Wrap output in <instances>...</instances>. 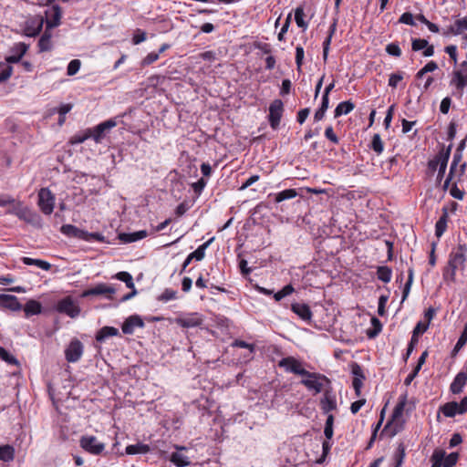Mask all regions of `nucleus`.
Segmentation results:
<instances>
[{
  "mask_svg": "<svg viewBox=\"0 0 467 467\" xmlns=\"http://www.w3.org/2000/svg\"><path fill=\"white\" fill-rule=\"evenodd\" d=\"M467 246L465 244H459L456 248L452 249L449 255L448 265L444 269L443 276L446 280L454 281L456 271L462 269L465 266Z\"/></svg>",
  "mask_w": 467,
  "mask_h": 467,
  "instance_id": "nucleus-1",
  "label": "nucleus"
},
{
  "mask_svg": "<svg viewBox=\"0 0 467 467\" xmlns=\"http://www.w3.org/2000/svg\"><path fill=\"white\" fill-rule=\"evenodd\" d=\"M300 381L313 394L320 393L324 388V383H329V379L322 374L306 371Z\"/></svg>",
  "mask_w": 467,
  "mask_h": 467,
  "instance_id": "nucleus-2",
  "label": "nucleus"
},
{
  "mask_svg": "<svg viewBox=\"0 0 467 467\" xmlns=\"http://www.w3.org/2000/svg\"><path fill=\"white\" fill-rule=\"evenodd\" d=\"M458 459L459 454L457 452L447 455L444 450L436 449L431 457V467H452L457 463Z\"/></svg>",
  "mask_w": 467,
  "mask_h": 467,
  "instance_id": "nucleus-3",
  "label": "nucleus"
},
{
  "mask_svg": "<svg viewBox=\"0 0 467 467\" xmlns=\"http://www.w3.org/2000/svg\"><path fill=\"white\" fill-rule=\"evenodd\" d=\"M450 84L461 93L467 87V61L462 62L459 67L453 70Z\"/></svg>",
  "mask_w": 467,
  "mask_h": 467,
  "instance_id": "nucleus-4",
  "label": "nucleus"
},
{
  "mask_svg": "<svg viewBox=\"0 0 467 467\" xmlns=\"http://www.w3.org/2000/svg\"><path fill=\"white\" fill-rule=\"evenodd\" d=\"M37 204L41 212L47 215L53 213L55 206V196L47 188H42L38 192Z\"/></svg>",
  "mask_w": 467,
  "mask_h": 467,
  "instance_id": "nucleus-5",
  "label": "nucleus"
},
{
  "mask_svg": "<svg viewBox=\"0 0 467 467\" xmlns=\"http://www.w3.org/2000/svg\"><path fill=\"white\" fill-rule=\"evenodd\" d=\"M117 126V121L114 119H107L93 129H88L91 138L96 143H100L106 137V134L113 128Z\"/></svg>",
  "mask_w": 467,
  "mask_h": 467,
  "instance_id": "nucleus-6",
  "label": "nucleus"
},
{
  "mask_svg": "<svg viewBox=\"0 0 467 467\" xmlns=\"http://www.w3.org/2000/svg\"><path fill=\"white\" fill-rule=\"evenodd\" d=\"M57 312L65 314L72 318L77 317L80 313V307L70 296L59 300L56 306Z\"/></svg>",
  "mask_w": 467,
  "mask_h": 467,
  "instance_id": "nucleus-7",
  "label": "nucleus"
},
{
  "mask_svg": "<svg viewBox=\"0 0 467 467\" xmlns=\"http://www.w3.org/2000/svg\"><path fill=\"white\" fill-rule=\"evenodd\" d=\"M79 443L83 450L94 455L100 454L105 449V444L99 442L98 439L92 435L82 436Z\"/></svg>",
  "mask_w": 467,
  "mask_h": 467,
  "instance_id": "nucleus-8",
  "label": "nucleus"
},
{
  "mask_svg": "<svg viewBox=\"0 0 467 467\" xmlns=\"http://www.w3.org/2000/svg\"><path fill=\"white\" fill-rule=\"evenodd\" d=\"M283 111L284 104L281 99H275L270 104L268 120L273 130H276L279 127Z\"/></svg>",
  "mask_w": 467,
  "mask_h": 467,
  "instance_id": "nucleus-9",
  "label": "nucleus"
},
{
  "mask_svg": "<svg viewBox=\"0 0 467 467\" xmlns=\"http://www.w3.org/2000/svg\"><path fill=\"white\" fill-rule=\"evenodd\" d=\"M83 351V344L78 339L74 338L65 349L66 359L70 363H75L81 358Z\"/></svg>",
  "mask_w": 467,
  "mask_h": 467,
  "instance_id": "nucleus-10",
  "label": "nucleus"
},
{
  "mask_svg": "<svg viewBox=\"0 0 467 467\" xmlns=\"http://www.w3.org/2000/svg\"><path fill=\"white\" fill-rule=\"evenodd\" d=\"M278 365L279 367L284 368L286 371L300 375L302 377L304 374H306L307 371L303 368L302 363L293 357L282 358Z\"/></svg>",
  "mask_w": 467,
  "mask_h": 467,
  "instance_id": "nucleus-11",
  "label": "nucleus"
},
{
  "mask_svg": "<svg viewBox=\"0 0 467 467\" xmlns=\"http://www.w3.org/2000/svg\"><path fill=\"white\" fill-rule=\"evenodd\" d=\"M175 322L178 326L184 328H192L199 327L202 324L203 318L198 313H190L182 317H177Z\"/></svg>",
  "mask_w": 467,
  "mask_h": 467,
  "instance_id": "nucleus-12",
  "label": "nucleus"
},
{
  "mask_svg": "<svg viewBox=\"0 0 467 467\" xmlns=\"http://www.w3.org/2000/svg\"><path fill=\"white\" fill-rule=\"evenodd\" d=\"M44 19L42 16H35L26 22L24 33L26 36H36L42 30Z\"/></svg>",
  "mask_w": 467,
  "mask_h": 467,
  "instance_id": "nucleus-13",
  "label": "nucleus"
},
{
  "mask_svg": "<svg viewBox=\"0 0 467 467\" xmlns=\"http://www.w3.org/2000/svg\"><path fill=\"white\" fill-rule=\"evenodd\" d=\"M144 322L140 316L132 315L129 317L122 324V332L126 335H132L136 327L142 328Z\"/></svg>",
  "mask_w": 467,
  "mask_h": 467,
  "instance_id": "nucleus-14",
  "label": "nucleus"
},
{
  "mask_svg": "<svg viewBox=\"0 0 467 467\" xmlns=\"http://www.w3.org/2000/svg\"><path fill=\"white\" fill-rule=\"evenodd\" d=\"M28 45L23 42L15 44L11 48V54L6 57L5 60L7 63H18L23 56L26 53Z\"/></svg>",
  "mask_w": 467,
  "mask_h": 467,
  "instance_id": "nucleus-15",
  "label": "nucleus"
},
{
  "mask_svg": "<svg viewBox=\"0 0 467 467\" xmlns=\"http://www.w3.org/2000/svg\"><path fill=\"white\" fill-rule=\"evenodd\" d=\"M47 15V28L51 29L59 26L60 19L62 16L61 8L58 5H53L49 10L46 12Z\"/></svg>",
  "mask_w": 467,
  "mask_h": 467,
  "instance_id": "nucleus-16",
  "label": "nucleus"
},
{
  "mask_svg": "<svg viewBox=\"0 0 467 467\" xmlns=\"http://www.w3.org/2000/svg\"><path fill=\"white\" fill-rule=\"evenodd\" d=\"M114 293L115 289L112 286L101 283L92 288L85 290L82 293L81 296L88 297L90 296L112 295ZM108 297L110 298L111 296H109Z\"/></svg>",
  "mask_w": 467,
  "mask_h": 467,
  "instance_id": "nucleus-17",
  "label": "nucleus"
},
{
  "mask_svg": "<svg viewBox=\"0 0 467 467\" xmlns=\"http://www.w3.org/2000/svg\"><path fill=\"white\" fill-rule=\"evenodd\" d=\"M60 232L68 237H75L85 241H88V233L84 230L78 229V227L72 224L62 225L60 228Z\"/></svg>",
  "mask_w": 467,
  "mask_h": 467,
  "instance_id": "nucleus-18",
  "label": "nucleus"
},
{
  "mask_svg": "<svg viewBox=\"0 0 467 467\" xmlns=\"http://www.w3.org/2000/svg\"><path fill=\"white\" fill-rule=\"evenodd\" d=\"M291 310L305 321H309L312 318V312L306 304L294 303L291 305Z\"/></svg>",
  "mask_w": 467,
  "mask_h": 467,
  "instance_id": "nucleus-19",
  "label": "nucleus"
},
{
  "mask_svg": "<svg viewBox=\"0 0 467 467\" xmlns=\"http://www.w3.org/2000/svg\"><path fill=\"white\" fill-rule=\"evenodd\" d=\"M321 409L325 413L337 409L336 397L330 391H325L323 398L320 400Z\"/></svg>",
  "mask_w": 467,
  "mask_h": 467,
  "instance_id": "nucleus-20",
  "label": "nucleus"
},
{
  "mask_svg": "<svg viewBox=\"0 0 467 467\" xmlns=\"http://www.w3.org/2000/svg\"><path fill=\"white\" fill-rule=\"evenodd\" d=\"M149 235L146 230H140L134 233H122L119 234V238L125 244L140 241Z\"/></svg>",
  "mask_w": 467,
  "mask_h": 467,
  "instance_id": "nucleus-21",
  "label": "nucleus"
},
{
  "mask_svg": "<svg viewBox=\"0 0 467 467\" xmlns=\"http://www.w3.org/2000/svg\"><path fill=\"white\" fill-rule=\"evenodd\" d=\"M450 152H451V148L449 147L447 149V150L440 151L432 160L429 161V162H428L429 171L431 173H433L437 170H439V168L441 167L442 158L447 157V160H449Z\"/></svg>",
  "mask_w": 467,
  "mask_h": 467,
  "instance_id": "nucleus-22",
  "label": "nucleus"
},
{
  "mask_svg": "<svg viewBox=\"0 0 467 467\" xmlns=\"http://www.w3.org/2000/svg\"><path fill=\"white\" fill-rule=\"evenodd\" d=\"M467 375L464 372H459L450 386V389L453 394H459L462 391L466 384Z\"/></svg>",
  "mask_w": 467,
  "mask_h": 467,
  "instance_id": "nucleus-23",
  "label": "nucleus"
},
{
  "mask_svg": "<svg viewBox=\"0 0 467 467\" xmlns=\"http://www.w3.org/2000/svg\"><path fill=\"white\" fill-rule=\"evenodd\" d=\"M119 335V329L113 327H103L96 334V340L98 342H103L109 337H115Z\"/></svg>",
  "mask_w": 467,
  "mask_h": 467,
  "instance_id": "nucleus-24",
  "label": "nucleus"
},
{
  "mask_svg": "<svg viewBox=\"0 0 467 467\" xmlns=\"http://www.w3.org/2000/svg\"><path fill=\"white\" fill-rule=\"evenodd\" d=\"M24 311L26 317L38 315L42 312V306L38 301L31 299L26 303Z\"/></svg>",
  "mask_w": 467,
  "mask_h": 467,
  "instance_id": "nucleus-25",
  "label": "nucleus"
},
{
  "mask_svg": "<svg viewBox=\"0 0 467 467\" xmlns=\"http://www.w3.org/2000/svg\"><path fill=\"white\" fill-rule=\"evenodd\" d=\"M354 108H355L354 103H352L349 100L340 102L335 109L334 117L338 118L342 115H347L349 112H351L354 109Z\"/></svg>",
  "mask_w": 467,
  "mask_h": 467,
  "instance_id": "nucleus-26",
  "label": "nucleus"
},
{
  "mask_svg": "<svg viewBox=\"0 0 467 467\" xmlns=\"http://www.w3.org/2000/svg\"><path fill=\"white\" fill-rule=\"evenodd\" d=\"M17 217L30 223H36L39 222V216L26 206L23 207Z\"/></svg>",
  "mask_w": 467,
  "mask_h": 467,
  "instance_id": "nucleus-27",
  "label": "nucleus"
},
{
  "mask_svg": "<svg viewBox=\"0 0 467 467\" xmlns=\"http://www.w3.org/2000/svg\"><path fill=\"white\" fill-rule=\"evenodd\" d=\"M125 451L129 455L145 454L150 451V446L144 443L131 444L126 447Z\"/></svg>",
  "mask_w": 467,
  "mask_h": 467,
  "instance_id": "nucleus-28",
  "label": "nucleus"
},
{
  "mask_svg": "<svg viewBox=\"0 0 467 467\" xmlns=\"http://www.w3.org/2000/svg\"><path fill=\"white\" fill-rule=\"evenodd\" d=\"M21 261L26 265H36L45 271H48L51 268V265L48 262L41 259H34L25 256L21 258Z\"/></svg>",
  "mask_w": 467,
  "mask_h": 467,
  "instance_id": "nucleus-29",
  "label": "nucleus"
},
{
  "mask_svg": "<svg viewBox=\"0 0 467 467\" xmlns=\"http://www.w3.org/2000/svg\"><path fill=\"white\" fill-rule=\"evenodd\" d=\"M170 461L177 467H185L191 463L188 457L179 451L172 452Z\"/></svg>",
  "mask_w": 467,
  "mask_h": 467,
  "instance_id": "nucleus-30",
  "label": "nucleus"
},
{
  "mask_svg": "<svg viewBox=\"0 0 467 467\" xmlns=\"http://www.w3.org/2000/svg\"><path fill=\"white\" fill-rule=\"evenodd\" d=\"M298 195L296 189H286L274 194L275 202H281L285 200H290Z\"/></svg>",
  "mask_w": 467,
  "mask_h": 467,
  "instance_id": "nucleus-31",
  "label": "nucleus"
},
{
  "mask_svg": "<svg viewBox=\"0 0 467 467\" xmlns=\"http://www.w3.org/2000/svg\"><path fill=\"white\" fill-rule=\"evenodd\" d=\"M406 403H407V394H403V395L400 396L399 401H398L397 405L395 406L393 413H392L393 420H397L398 419H400L402 416Z\"/></svg>",
  "mask_w": 467,
  "mask_h": 467,
  "instance_id": "nucleus-32",
  "label": "nucleus"
},
{
  "mask_svg": "<svg viewBox=\"0 0 467 467\" xmlns=\"http://www.w3.org/2000/svg\"><path fill=\"white\" fill-rule=\"evenodd\" d=\"M38 47L40 52L49 51L52 48L51 34L47 29L44 32L38 41Z\"/></svg>",
  "mask_w": 467,
  "mask_h": 467,
  "instance_id": "nucleus-33",
  "label": "nucleus"
},
{
  "mask_svg": "<svg viewBox=\"0 0 467 467\" xmlns=\"http://www.w3.org/2000/svg\"><path fill=\"white\" fill-rule=\"evenodd\" d=\"M441 411L444 416L449 417V418H452L457 414H461L460 409L458 406V402H456V401H451V402L446 403L441 408Z\"/></svg>",
  "mask_w": 467,
  "mask_h": 467,
  "instance_id": "nucleus-34",
  "label": "nucleus"
},
{
  "mask_svg": "<svg viewBox=\"0 0 467 467\" xmlns=\"http://www.w3.org/2000/svg\"><path fill=\"white\" fill-rule=\"evenodd\" d=\"M15 457V449L11 445L0 446V460L5 462H12Z\"/></svg>",
  "mask_w": 467,
  "mask_h": 467,
  "instance_id": "nucleus-35",
  "label": "nucleus"
},
{
  "mask_svg": "<svg viewBox=\"0 0 467 467\" xmlns=\"http://www.w3.org/2000/svg\"><path fill=\"white\" fill-rule=\"evenodd\" d=\"M377 277L379 280L382 281L383 283H389L391 280L392 277V270L389 266H378L377 268Z\"/></svg>",
  "mask_w": 467,
  "mask_h": 467,
  "instance_id": "nucleus-36",
  "label": "nucleus"
},
{
  "mask_svg": "<svg viewBox=\"0 0 467 467\" xmlns=\"http://www.w3.org/2000/svg\"><path fill=\"white\" fill-rule=\"evenodd\" d=\"M448 213L444 211L443 214L439 218L435 224V234L437 237H441L447 228Z\"/></svg>",
  "mask_w": 467,
  "mask_h": 467,
  "instance_id": "nucleus-37",
  "label": "nucleus"
},
{
  "mask_svg": "<svg viewBox=\"0 0 467 467\" xmlns=\"http://www.w3.org/2000/svg\"><path fill=\"white\" fill-rule=\"evenodd\" d=\"M213 238L208 240L202 245H200L194 252L191 253L190 255L192 259L196 261H202L205 256V250L210 245V244L213 242Z\"/></svg>",
  "mask_w": 467,
  "mask_h": 467,
  "instance_id": "nucleus-38",
  "label": "nucleus"
},
{
  "mask_svg": "<svg viewBox=\"0 0 467 467\" xmlns=\"http://www.w3.org/2000/svg\"><path fill=\"white\" fill-rule=\"evenodd\" d=\"M370 148L377 153V155H380L383 152L384 143H383L379 134L373 135L372 140L370 143Z\"/></svg>",
  "mask_w": 467,
  "mask_h": 467,
  "instance_id": "nucleus-39",
  "label": "nucleus"
},
{
  "mask_svg": "<svg viewBox=\"0 0 467 467\" xmlns=\"http://www.w3.org/2000/svg\"><path fill=\"white\" fill-rule=\"evenodd\" d=\"M115 277L118 280L124 282L128 288H134L133 278L130 273L125 271L119 272L116 274Z\"/></svg>",
  "mask_w": 467,
  "mask_h": 467,
  "instance_id": "nucleus-40",
  "label": "nucleus"
},
{
  "mask_svg": "<svg viewBox=\"0 0 467 467\" xmlns=\"http://www.w3.org/2000/svg\"><path fill=\"white\" fill-rule=\"evenodd\" d=\"M304 9L303 7L299 6L296 7L295 10V20L298 27L306 29L307 28V23L304 20Z\"/></svg>",
  "mask_w": 467,
  "mask_h": 467,
  "instance_id": "nucleus-41",
  "label": "nucleus"
},
{
  "mask_svg": "<svg viewBox=\"0 0 467 467\" xmlns=\"http://www.w3.org/2000/svg\"><path fill=\"white\" fill-rule=\"evenodd\" d=\"M467 29V17L458 19L455 21L451 27V31L454 35H461L464 30Z\"/></svg>",
  "mask_w": 467,
  "mask_h": 467,
  "instance_id": "nucleus-42",
  "label": "nucleus"
},
{
  "mask_svg": "<svg viewBox=\"0 0 467 467\" xmlns=\"http://www.w3.org/2000/svg\"><path fill=\"white\" fill-rule=\"evenodd\" d=\"M333 425H334V416L332 414H329L327 418L325 429H324V434L327 440H330L333 437V434H334Z\"/></svg>",
  "mask_w": 467,
  "mask_h": 467,
  "instance_id": "nucleus-43",
  "label": "nucleus"
},
{
  "mask_svg": "<svg viewBox=\"0 0 467 467\" xmlns=\"http://www.w3.org/2000/svg\"><path fill=\"white\" fill-rule=\"evenodd\" d=\"M13 68L6 63L0 62V82L7 80L12 75Z\"/></svg>",
  "mask_w": 467,
  "mask_h": 467,
  "instance_id": "nucleus-44",
  "label": "nucleus"
},
{
  "mask_svg": "<svg viewBox=\"0 0 467 467\" xmlns=\"http://www.w3.org/2000/svg\"><path fill=\"white\" fill-rule=\"evenodd\" d=\"M177 297V292L171 288H166L159 296L158 300L161 302H168L174 300Z\"/></svg>",
  "mask_w": 467,
  "mask_h": 467,
  "instance_id": "nucleus-45",
  "label": "nucleus"
},
{
  "mask_svg": "<svg viewBox=\"0 0 467 467\" xmlns=\"http://www.w3.org/2000/svg\"><path fill=\"white\" fill-rule=\"evenodd\" d=\"M294 287L292 285H285L281 290H279L278 292H276L274 296L275 299L276 301H280L281 299H283L284 297L291 295L293 292H294Z\"/></svg>",
  "mask_w": 467,
  "mask_h": 467,
  "instance_id": "nucleus-46",
  "label": "nucleus"
},
{
  "mask_svg": "<svg viewBox=\"0 0 467 467\" xmlns=\"http://www.w3.org/2000/svg\"><path fill=\"white\" fill-rule=\"evenodd\" d=\"M405 457V449L403 445H399L395 454H394V460H395V466L394 467H401L403 463V460Z\"/></svg>",
  "mask_w": 467,
  "mask_h": 467,
  "instance_id": "nucleus-47",
  "label": "nucleus"
},
{
  "mask_svg": "<svg viewBox=\"0 0 467 467\" xmlns=\"http://www.w3.org/2000/svg\"><path fill=\"white\" fill-rule=\"evenodd\" d=\"M467 342V324L464 327L463 331L462 332L456 345L453 348V354H456Z\"/></svg>",
  "mask_w": 467,
  "mask_h": 467,
  "instance_id": "nucleus-48",
  "label": "nucleus"
},
{
  "mask_svg": "<svg viewBox=\"0 0 467 467\" xmlns=\"http://www.w3.org/2000/svg\"><path fill=\"white\" fill-rule=\"evenodd\" d=\"M80 66H81V62L79 59L71 60L67 65V74L68 76H74L75 74H77L78 72Z\"/></svg>",
  "mask_w": 467,
  "mask_h": 467,
  "instance_id": "nucleus-49",
  "label": "nucleus"
},
{
  "mask_svg": "<svg viewBox=\"0 0 467 467\" xmlns=\"http://www.w3.org/2000/svg\"><path fill=\"white\" fill-rule=\"evenodd\" d=\"M0 358L11 365L17 364L16 358L3 347H0Z\"/></svg>",
  "mask_w": 467,
  "mask_h": 467,
  "instance_id": "nucleus-50",
  "label": "nucleus"
},
{
  "mask_svg": "<svg viewBox=\"0 0 467 467\" xmlns=\"http://www.w3.org/2000/svg\"><path fill=\"white\" fill-rule=\"evenodd\" d=\"M403 72L392 73L389 78V86L392 88H396L399 83L403 79Z\"/></svg>",
  "mask_w": 467,
  "mask_h": 467,
  "instance_id": "nucleus-51",
  "label": "nucleus"
},
{
  "mask_svg": "<svg viewBox=\"0 0 467 467\" xmlns=\"http://www.w3.org/2000/svg\"><path fill=\"white\" fill-rule=\"evenodd\" d=\"M206 184H207V181L203 178H201L196 182H193L192 184V188L194 193L197 196H200L201 193L202 192L203 189L205 188Z\"/></svg>",
  "mask_w": 467,
  "mask_h": 467,
  "instance_id": "nucleus-52",
  "label": "nucleus"
},
{
  "mask_svg": "<svg viewBox=\"0 0 467 467\" xmlns=\"http://www.w3.org/2000/svg\"><path fill=\"white\" fill-rule=\"evenodd\" d=\"M428 328H429V322L423 323V322L420 321L415 326V327L412 331L411 337H416V338H418L419 335L423 334Z\"/></svg>",
  "mask_w": 467,
  "mask_h": 467,
  "instance_id": "nucleus-53",
  "label": "nucleus"
},
{
  "mask_svg": "<svg viewBox=\"0 0 467 467\" xmlns=\"http://www.w3.org/2000/svg\"><path fill=\"white\" fill-rule=\"evenodd\" d=\"M386 52L389 55L393 56V57H397L401 56V49L399 47V45L396 44V43H390V44L387 45Z\"/></svg>",
  "mask_w": 467,
  "mask_h": 467,
  "instance_id": "nucleus-54",
  "label": "nucleus"
},
{
  "mask_svg": "<svg viewBox=\"0 0 467 467\" xmlns=\"http://www.w3.org/2000/svg\"><path fill=\"white\" fill-rule=\"evenodd\" d=\"M428 46L426 39L415 38L412 39L411 48L413 51H420Z\"/></svg>",
  "mask_w": 467,
  "mask_h": 467,
  "instance_id": "nucleus-55",
  "label": "nucleus"
},
{
  "mask_svg": "<svg viewBox=\"0 0 467 467\" xmlns=\"http://www.w3.org/2000/svg\"><path fill=\"white\" fill-rule=\"evenodd\" d=\"M371 323L374 326V330L368 331V337H375L381 330V323L377 317H372Z\"/></svg>",
  "mask_w": 467,
  "mask_h": 467,
  "instance_id": "nucleus-56",
  "label": "nucleus"
},
{
  "mask_svg": "<svg viewBox=\"0 0 467 467\" xmlns=\"http://www.w3.org/2000/svg\"><path fill=\"white\" fill-rule=\"evenodd\" d=\"M325 136H326V138L327 140H329L334 144H337L338 141H339L338 137L334 132V130H333L332 126H328V127L326 128V130H325Z\"/></svg>",
  "mask_w": 467,
  "mask_h": 467,
  "instance_id": "nucleus-57",
  "label": "nucleus"
},
{
  "mask_svg": "<svg viewBox=\"0 0 467 467\" xmlns=\"http://www.w3.org/2000/svg\"><path fill=\"white\" fill-rule=\"evenodd\" d=\"M159 53H149L141 62L142 66H149L159 59Z\"/></svg>",
  "mask_w": 467,
  "mask_h": 467,
  "instance_id": "nucleus-58",
  "label": "nucleus"
},
{
  "mask_svg": "<svg viewBox=\"0 0 467 467\" xmlns=\"http://www.w3.org/2000/svg\"><path fill=\"white\" fill-rule=\"evenodd\" d=\"M260 179V176L255 174V175H252L250 176L240 187H239V191H244L245 189H247L248 187H250L251 185H253L254 182H256L257 181H259Z\"/></svg>",
  "mask_w": 467,
  "mask_h": 467,
  "instance_id": "nucleus-59",
  "label": "nucleus"
},
{
  "mask_svg": "<svg viewBox=\"0 0 467 467\" xmlns=\"http://www.w3.org/2000/svg\"><path fill=\"white\" fill-rule=\"evenodd\" d=\"M89 138H91V136L89 134L88 130H87L83 135H75L71 139V143L72 144H80V143H83L86 140H88Z\"/></svg>",
  "mask_w": 467,
  "mask_h": 467,
  "instance_id": "nucleus-60",
  "label": "nucleus"
},
{
  "mask_svg": "<svg viewBox=\"0 0 467 467\" xmlns=\"http://www.w3.org/2000/svg\"><path fill=\"white\" fill-rule=\"evenodd\" d=\"M399 21L400 23H402V24H405V25H410V26H414L415 25L414 17H413L412 14H410L409 12H406V13L402 14L400 16Z\"/></svg>",
  "mask_w": 467,
  "mask_h": 467,
  "instance_id": "nucleus-61",
  "label": "nucleus"
},
{
  "mask_svg": "<svg viewBox=\"0 0 467 467\" xmlns=\"http://www.w3.org/2000/svg\"><path fill=\"white\" fill-rule=\"evenodd\" d=\"M451 104V99L449 97L444 98L440 105V110L442 114H447L449 112L450 107Z\"/></svg>",
  "mask_w": 467,
  "mask_h": 467,
  "instance_id": "nucleus-62",
  "label": "nucleus"
},
{
  "mask_svg": "<svg viewBox=\"0 0 467 467\" xmlns=\"http://www.w3.org/2000/svg\"><path fill=\"white\" fill-rule=\"evenodd\" d=\"M351 372H352L354 378H358L359 379H365V376L363 374L361 367L357 363H354L352 365Z\"/></svg>",
  "mask_w": 467,
  "mask_h": 467,
  "instance_id": "nucleus-63",
  "label": "nucleus"
},
{
  "mask_svg": "<svg viewBox=\"0 0 467 467\" xmlns=\"http://www.w3.org/2000/svg\"><path fill=\"white\" fill-rule=\"evenodd\" d=\"M309 113H310L309 108H305V109H300L297 113V119H296L297 121L300 124H303L306 121V119H307Z\"/></svg>",
  "mask_w": 467,
  "mask_h": 467,
  "instance_id": "nucleus-64",
  "label": "nucleus"
}]
</instances>
